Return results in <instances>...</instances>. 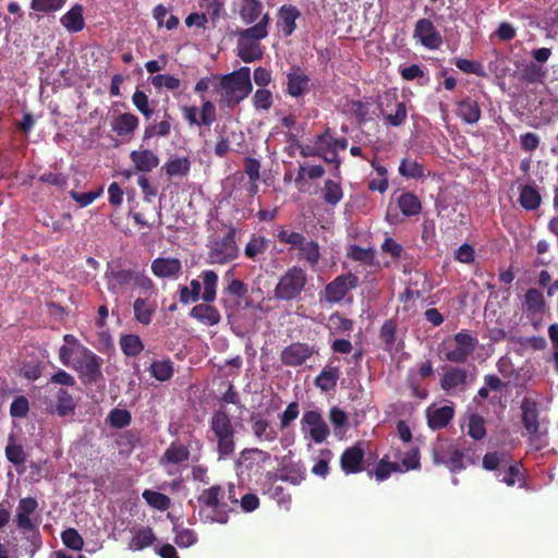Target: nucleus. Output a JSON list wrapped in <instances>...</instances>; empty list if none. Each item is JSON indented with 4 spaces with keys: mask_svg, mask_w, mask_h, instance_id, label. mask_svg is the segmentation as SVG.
Returning a JSON list of instances; mask_svg holds the SVG:
<instances>
[{
    "mask_svg": "<svg viewBox=\"0 0 558 558\" xmlns=\"http://www.w3.org/2000/svg\"><path fill=\"white\" fill-rule=\"evenodd\" d=\"M214 88L220 95V104L222 106L234 108L253 90L250 68L242 66L231 73L218 75V81L214 83Z\"/></svg>",
    "mask_w": 558,
    "mask_h": 558,
    "instance_id": "obj_1",
    "label": "nucleus"
},
{
    "mask_svg": "<svg viewBox=\"0 0 558 558\" xmlns=\"http://www.w3.org/2000/svg\"><path fill=\"white\" fill-rule=\"evenodd\" d=\"M38 508V502L33 497L21 498L16 508L15 524L23 534V545L26 555L32 558L41 547V535L37 520L32 515Z\"/></svg>",
    "mask_w": 558,
    "mask_h": 558,
    "instance_id": "obj_2",
    "label": "nucleus"
},
{
    "mask_svg": "<svg viewBox=\"0 0 558 558\" xmlns=\"http://www.w3.org/2000/svg\"><path fill=\"white\" fill-rule=\"evenodd\" d=\"M209 428L214 434V440L217 442L219 460L232 457L235 451L236 429L232 417L225 409L213 412Z\"/></svg>",
    "mask_w": 558,
    "mask_h": 558,
    "instance_id": "obj_3",
    "label": "nucleus"
},
{
    "mask_svg": "<svg viewBox=\"0 0 558 558\" xmlns=\"http://www.w3.org/2000/svg\"><path fill=\"white\" fill-rule=\"evenodd\" d=\"M225 489L220 485H213L205 488L197 496L199 515L205 522L226 524L229 520L228 504L223 502Z\"/></svg>",
    "mask_w": 558,
    "mask_h": 558,
    "instance_id": "obj_4",
    "label": "nucleus"
},
{
    "mask_svg": "<svg viewBox=\"0 0 558 558\" xmlns=\"http://www.w3.org/2000/svg\"><path fill=\"white\" fill-rule=\"evenodd\" d=\"M61 361L73 367L85 383L96 381L101 377V359L90 351H60Z\"/></svg>",
    "mask_w": 558,
    "mask_h": 558,
    "instance_id": "obj_5",
    "label": "nucleus"
},
{
    "mask_svg": "<svg viewBox=\"0 0 558 558\" xmlns=\"http://www.w3.org/2000/svg\"><path fill=\"white\" fill-rule=\"evenodd\" d=\"M306 283V271L299 266H292L279 278L274 289V298L286 302L296 300L305 290Z\"/></svg>",
    "mask_w": 558,
    "mask_h": 558,
    "instance_id": "obj_6",
    "label": "nucleus"
},
{
    "mask_svg": "<svg viewBox=\"0 0 558 558\" xmlns=\"http://www.w3.org/2000/svg\"><path fill=\"white\" fill-rule=\"evenodd\" d=\"M490 471L507 486L524 482L521 462L514 461L509 452H490Z\"/></svg>",
    "mask_w": 558,
    "mask_h": 558,
    "instance_id": "obj_7",
    "label": "nucleus"
},
{
    "mask_svg": "<svg viewBox=\"0 0 558 558\" xmlns=\"http://www.w3.org/2000/svg\"><path fill=\"white\" fill-rule=\"evenodd\" d=\"M235 236L236 228L231 226L222 238L215 240L208 251V263L225 265L238 258L240 250Z\"/></svg>",
    "mask_w": 558,
    "mask_h": 558,
    "instance_id": "obj_8",
    "label": "nucleus"
},
{
    "mask_svg": "<svg viewBox=\"0 0 558 558\" xmlns=\"http://www.w3.org/2000/svg\"><path fill=\"white\" fill-rule=\"evenodd\" d=\"M359 286V277L352 272L337 276L325 287V301L328 303L341 302L349 291Z\"/></svg>",
    "mask_w": 558,
    "mask_h": 558,
    "instance_id": "obj_9",
    "label": "nucleus"
},
{
    "mask_svg": "<svg viewBox=\"0 0 558 558\" xmlns=\"http://www.w3.org/2000/svg\"><path fill=\"white\" fill-rule=\"evenodd\" d=\"M413 38L429 50H437L442 45L441 34L437 31L433 21L426 17L417 20L413 32Z\"/></svg>",
    "mask_w": 558,
    "mask_h": 558,
    "instance_id": "obj_10",
    "label": "nucleus"
},
{
    "mask_svg": "<svg viewBox=\"0 0 558 558\" xmlns=\"http://www.w3.org/2000/svg\"><path fill=\"white\" fill-rule=\"evenodd\" d=\"M302 429H308L312 440L316 444L324 442L330 434L329 427L322 413L317 410L304 412L301 420Z\"/></svg>",
    "mask_w": 558,
    "mask_h": 558,
    "instance_id": "obj_11",
    "label": "nucleus"
},
{
    "mask_svg": "<svg viewBox=\"0 0 558 558\" xmlns=\"http://www.w3.org/2000/svg\"><path fill=\"white\" fill-rule=\"evenodd\" d=\"M134 270L123 268L120 263H111L105 274L107 288L112 293H119L134 280Z\"/></svg>",
    "mask_w": 558,
    "mask_h": 558,
    "instance_id": "obj_12",
    "label": "nucleus"
},
{
    "mask_svg": "<svg viewBox=\"0 0 558 558\" xmlns=\"http://www.w3.org/2000/svg\"><path fill=\"white\" fill-rule=\"evenodd\" d=\"M310 76L299 65H293L287 73V94L298 98L310 92Z\"/></svg>",
    "mask_w": 558,
    "mask_h": 558,
    "instance_id": "obj_13",
    "label": "nucleus"
},
{
    "mask_svg": "<svg viewBox=\"0 0 558 558\" xmlns=\"http://www.w3.org/2000/svg\"><path fill=\"white\" fill-rule=\"evenodd\" d=\"M251 430L253 436L259 442H274L278 438V432L271 425L270 421L260 413L250 415Z\"/></svg>",
    "mask_w": 558,
    "mask_h": 558,
    "instance_id": "obj_14",
    "label": "nucleus"
},
{
    "mask_svg": "<svg viewBox=\"0 0 558 558\" xmlns=\"http://www.w3.org/2000/svg\"><path fill=\"white\" fill-rule=\"evenodd\" d=\"M385 100L387 101V107L390 104H396L395 112H387V110L384 108V104H379V110L384 117L385 123L395 128L404 124L408 117L404 101H398V95L396 93H387L385 95Z\"/></svg>",
    "mask_w": 558,
    "mask_h": 558,
    "instance_id": "obj_15",
    "label": "nucleus"
},
{
    "mask_svg": "<svg viewBox=\"0 0 558 558\" xmlns=\"http://www.w3.org/2000/svg\"><path fill=\"white\" fill-rule=\"evenodd\" d=\"M365 452L360 444L347 448L340 457V466L345 474H356L364 470Z\"/></svg>",
    "mask_w": 558,
    "mask_h": 558,
    "instance_id": "obj_16",
    "label": "nucleus"
},
{
    "mask_svg": "<svg viewBox=\"0 0 558 558\" xmlns=\"http://www.w3.org/2000/svg\"><path fill=\"white\" fill-rule=\"evenodd\" d=\"M468 457L466 453L450 447L447 454L444 453L442 447L435 448L433 450V459L435 464H444L450 471L456 472L464 469V459Z\"/></svg>",
    "mask_w": 558,
    "mask_h": 558,
    "instance_id": "obj_17",
    "label": "nucleus"
},
{
    "mask_svg": "<svg viewBox=\"0 0 558 558\" xmlns=\"http://www.w3.org/2000/svg\"><path fill=\"white\" fill-rule=\"evenodd\" d=\"M151 271L158 278H174L182 272V263L175 257H157L151 262Z\"/></svg>",
    "mask_w": 558,
    "mask_h": 558,
    "instance_id": "obj_18",
    "label": "nucleus"
},
{
    "mask_svg": "<svg viewBox=\"0 0 558 558\" xmlns=\"http://www.w3.org/2000/svg\"><path fill=\"white\" fill-rule=\"evenodd\" d=\"M136 172H150L159 165V157L149 149L133 150L130 154Z\"/></svg>",
    "mask_w": 558,
    "mask_h": 558,
    "instance_id": "obj_19",
    "label": "nucleus"
},
{
    "mask_svg": "<svg viewBox=\"0 0 558 558\" xmlns=\"http://www.w3.org/2000/svg\"><path fill=\"white\" fill-rule=\"evenodd\" d=\"M278 26L286 37L291 36L296 28V20L301 16L300 10L291 4H284L278 12Z\"/></svg>",
    "mask_w": 558,
    "mask_h": 558,
    "instance_id": "obj_20",
    "label": "nucleus"
},
{
    "mask_svg": "<svg viewBox=\"0 0 558 558\" xmlns=\"http://www.w3.org/2000/svg\"><path fill=\"white\" fill-rule=\"evenodd\" d=\"M190 458V450L183 444L172 441L169 447L165 450L160 458V464L167 465H180L187 461Z\"/></svg>",
    "mask_w": 558,
    "mask_h": 558,
    "instance_id": "obj_21",
    "label": "nucleus"
},
{
    "mask_svg": "<svg viewBox=\"0 0 558 558\" xmlns=\"http://www.w3.org/2000/svg\"><path fill=\"white\" fill-rule=\"evenodd\" d=\"M238 57L245 63H251L263 58L264 51L260 43L238 37Z\"/></svg>",
    "mask_w": 558,
    "mask_h": 558,
    "instance_id": "obj_22",
    "label": "nucleus"
},
{
    "mask_svg": "<svg viewBox=\"0 0 558 558\" xmlns=\"http://www.w3.org/2000/svg\"><path fill=\"white\" fill-rule=\"evenodd\" d=\"M454 411L449 405L427 409V423L433 430L445 428L452 420Z\"/></svg>",
    "mask_w": 558,
    "mask_h": 558,
    "instance_id": "obj_23",
    "label": "nucleus"
},
{
    "mask_svg": "<svg viewBox=\"0 0 558 558\" xmlns=\"http://www.w3.org/2000/svg\"><path fill=\"white\" fill-rule=\"evenodd\" d=\"M190 315L206 326H215L221 319L219 311L215 306L210 305V303L205 302L195 305L191 310Z\"/></svg>",
    "mask_w": 558,
    "mask_h": 558,
    "instance_id": "obj_24",
    "label": "nucleus"
},
{
    "mask_svg": "<svg viewBox=\"0 0 558 558\" xmlns=\"http://www.w3.org/2000/svg\"><path fill=\"white\" fill-rule=\"evenodd\" d=\"M61 25L70 33H78L85 27L83 17V7L81 4L73 5L60 19Z\"/></svg>",
    "mask_w": 558,
    "mask_h": 558,
    "instance_id": "obj_25",
    "label": "nucleus"
},
{
    "mask_svg": "<svg viewBox=\"0 0 558 558\" xmlns=\"http://www.w3.org/2000/svg\"><path fill=\"white\" fill-rule=\"evenodd\" d=\"M522 409V423L526 432L534 436L538 433V412L536 403L524 399L521 405Z\"/></svg>",
    "mask_w": 558,
    "mask_h": 558,
    "instance_id": "obj_26",
    "label": "nucleus"
},
{
    "mask_svg": "<svg viewBox=\"0 0 558 558\" xmlns=\"http://www.w3.org/2000/svg\"><path fill=\"white\" fill-rule=\"evenodd\" d=\"M56 398L57 404L50 412L58 414L60 417L69 416L75 412L76 402L68 390L59 388Z\"/></svg>",
    "mask_w": 558,
    "mask_h": 558,
    "instance_id": "obj_27",
    "label": "nucleus"
},
{
    "mask_svg": "<svg viewBox=\"0 0 558 558\" xmlns=\"http://www.w3.org/2000/svg\"><path fill=\"white\" fill-rule=\"evenodd\" d=\"M140 120L138 118L130 112L121 113L119 114L113 123H112V130L117 133L119 136H128L138 128Z\"/></svg>",
    "mask_w": 558,
    "mask_h": 558,
    "instance_id": "obj_28",
    "label": "nucleus"
},
{
    "mask_svg": "<svg viewBox=\"0 0 558 558\" xmlns=\"http://www.w3.org/2000/svg\"><path fill=\"white\" fill-rule=\"evenodd\" d=\"M263 9L260 0H242L239 14L244 24L251 25L260 17Z\"/></svg>",
    "mask_w": 558,
    "mask_h": 558,
    "instance_id": "obj_29",
    "label": "nucleus"
},
{
    "mask_svg": "<svg viewBox=\"0 0 558 558\" xmlns=\"http://www.w3.org/2000/svg\"><path fill=\"white\" fill-rule=\"evenodd\" d=\"M542 203V196L538 190L532 185L520 186L519 204L525 210H535Z\"/></svg>",
    "mask_w": 558,
    "mask_h": 558,
    "instance_id": "obj_30",
    "label": "nucleus"
},
{
    "mask_svg": "<svg viewBox=\"0 0 558 558\" xmlns=\"http://www.w3.org/2000/svg\"><path fill=\"white\" fill-rule=\"evenodd\" d=\"M156 541V536L154 531L149 526L138 529L129 543V548L131 550L137 551L143 550Z\"/></svg>",
    "mask_w": 558,
    "mask_h": 558,
    "instance_id": "obj_31",
    "label": "nucleus"
},
{
    "mask_svg": "<svg viewBox=\"0 0 558 558\" xmlns=\"http://www.w3.org/2000/svg\"><path fill=\"white\" fill-rule=\"evenodd\" d=\"M203 280L204 291L202 293V300L205 303H211L216 300L218 275L216 271L207 269L204 270L201 276Z\"/></svg>",
    "mask_w": 558,
    "mask_h": 558,
    "instance_id": "obj_32",
    "label": "nucleus"
},
{
    "mask_svg": "<svg viewBox=\"0 0 558 558\" xmlns=\"http://www.w3.org/2000/svg\"><path fill=\"white\" fill-rule=\"evenodd\" d=\"M163 120L159 123H149L145 126L143 140H150L153 137H166L171 133L172 117L167 111L165 112Z\"/></svg>",
    "mask_w": 558,
    "mask_h": 558,
    "instance_id": "obj_33",
    "label": "nucleus"
},
{
    "mask_svg": "<svg viewBox=\"0 0 558 558\" xmlns=\"http://www.w3.org/2000/svg\"><path fill=\"white\" fill-rule=\"evenodd\" d=\"M398 207L407 217L416 216L422 210V204L418 197L410 192L402 193L398 198Z\"/></svg>",
    "mask_w": 558,
    "mask_h": 558,
    "instance_id": "obj_34",
    "label": "nucleus"
},
{
    "mask_svg": "<svg viewBox=\"0 0 558 558\" xmlns=\"http://www.w3.org/2000/svg\"><path fill=\"white\" fill-rule=\"evenodd\" d=\"M339 375L338 366L327 365L315 378V385L323 391H329L336 387Z\"/></svg>",
    "mask_w": 558,
    "mask_h": 558,
    "instance_id": "obj_35",
    "label": "nucleus"
},
{
    "mask_svg": "<svg viewBox=\"0 0 558 558\" xmlns=\"http://www.w3.org/2000/svg\"><path fill=\"white\" fill-rule=\"evenodd\" d=\"M268 246V239L264 235L253 234L245 245L244 255L252 260H256L259 255L267 251Z\"/></svg>",
    "mask_w": 558,
    "mask_h": 558,
    "instance_id": "obj_36",
    "label": "nucleus"
},
{
    "mask_svg": "<svg viewBox=\"0 0 558 558\" xmlns=\"http://www.w3.org/2000/svg\"><path fill=\"white\" fill-rule=\"evenodd\" d=\"M547 70L535 62L527 63L521 71V78L527 84H543Z\"/></svg>",
    "mask_w": 558,
    "mask_h": 558,
    "instance_id": "obj_37",
    "label": "nucleus"
},
{
    "mask_svg": "<svg viewBox=\"0 0 558 558\" xmlns=\"http://www.w3.org/2000/svg\"><path fill=\"white\" fill-rule=\"evenodd\" d=\"M191 169V162L187 157L170 159L162 166L166 174L170 178L173 177H185L189 174Z\"/></svg>",
    "mask_w": 558,
    "mask_h": 558,
    "instance_id": "obj_38",
    "label": "nucleus"
},
{
    "mask_svg": "<svg viewBox=\"0 0 558 558\" xmlns=\"http://www.w3.org/2000/svg\"><path fill=\"white\" fill-rule=\"evenodd\" d=\"M457 113L465 122L475 123L480 119L481 110L476 101L465 99L458 104Z\"/></svg>",
    "mask_w": 558,
    "mask_h": 558,
    "instance_id": "obj_39",
    "label": "nucleus"
},
{
    "mask_svg": "<svg viewBox=\"0 0 558 558\" xmlns=\"http://www.w3.org/2000/svg\"><path fill=\"white\" fill-rule=\"evenodd\" d=\"M343 197V190L339 182L326 180L323 187V199L327 205L337 206Z\"/></svg>",
    "mask_w": 558,
    "mask_h": 558,
    "instance_id": "obj_40",
    "label": "nucleus"
},
{
    "mask_svg": "<svg viewBox=\"0 0 558 558\" xmlns=\"http://www.w3.org/2000/svg\"><path fill=\"white\" fill-rule=\"evenodd\" d=\"M296 248L300 251V258L305 259L311 266L318 264L320 258L319 245L316 241H307L304 238L303 243Z\"/></svg>",
    "mask_w": 558,
    "mask_h": 558,
    "instance_id": "obj_41",
    "label": "nucleus"
},
{
    "mask_svg": "<svg viewBox=\"0 0 558 558\" xmlns=\"http://www.w3.org/2000/svg\"><path fill=\"white\" fill-rule=\"evenodd\" d=\"M142 497L151 508L159 511H166L171 506V499L167 495L159 492L145 489L142 493Z\"/></svg>",
    "mask_w": 558,
    "mask_h": 558,
    "instance_id": "obj_42",
    "label": "nucleus"
},
{
    "mask_svg": "<svg viewBox=\"0 0 558 558\" xmlns=\"http://www.w3.org/2000/svg\"><path fill=\"white\" fill-rule=\"evenodd\" d=\"M399 173L407 179L418 180L425 177V168L416 160L404 158L400 162Z\"/></svg>",
    "mask_w": 558,
    "mask_h": 558,
    "instance_id": "obj_43",
    "label": "nucleus"
},
{
    "mask_svg": "<svg viewBox=\"0 0 558 558\" xmlns=\"http://www.w3.org/2000/svg\"><path fill=\"white\" fill-rule=\"evenodd\" d=\"M134 317L142 325H149L153 315L154 308L148 304V302L144 299H136L133 303Z\"/></svg>",
    "mask_w": 558,
    "mask_h": 558,
    "instance_id": "obj_44",
    "label": "nucleus"
},
{
    "mask_svg": "<svg viewBox=\"0 0 558 558\" xmlns=\"http://www.w3.org/2000/svg\"><path fill=\"white\" fill-rule=\"evenodd\" d=\"M525 306L527 312L532 313H542L545 308V299L543 293L535 289L531 288L525 293Z\"/></svg>",
    "mask_w": 558,
    "mask_h": 558,
    "instance_id": "obj_45",
    "label": "nucleus"
},
{
    "mask_svg": "<svg viewBox=\"0 0 558 558\" xmlns=\"http://www.w3.org/2000/svg\"><path fill=\"white\" fill-rule=\"evenodd\" d=\"M66 0H31V9L37 13L51 14L60 11Z\"/></svg>",
    "mask_w": 558,
    "mask_h": 558,
    "instance_id": "obj_46",
    "label": "nucleus"
},
{
    "mask_svg": "<svg viewBox=\"0 0 558 558\" xmlns=\"http://www.w3.org/2000/svg\"><path fill=\"white\" fill-rule=\"evenodd\" d=\"M401 466L397 462H388L386 459H381L374 471H369V476H375L378 482L387 480L391 473L393 472H400Z\"/></svg>",
    "mask_w": 558,
    "mask_h": 558,
    "instance_id": "obj_47",
    "label": "nucleus"
},
{
    "mask_svg": "<svg viewBox=\"0 0 558 558\" xmlns=\"http://www.w3.org/2000/svg\"><path fill=\"white\" fill-rule=\"evenodd\" d=\"M5 457L14 465L23 464L26 460L23 446L15 444L13 435H10L8 445L5 447Z\"/></svg>",
    "mask_w": 558,
    "mask_h": 558,
    "instance_id": "obj_48",
    "label": "nucleus"
},
{
    "mask_svg": "<svg viewBox=\"0 0 558 558\" xmlns=\"http://www.w3.org/2000/svg\"><path fill=\"white\" fill-rule=\"evenodd\" d=\"M354 322L344 317L340 313H333L329 316V328L333 333H345L353 330Z\"/></svg>",
    "mask_w": 558,
    "mask_h": 558,
    "instance_id": "obj_49",
    "label": "nucleus"
},
{
    "mask_svg": "<svg viewBox=\"0 0 558 558\" xmlns=\"http://www.w3.org/2000/svg\"><path fill=\"white\" fill-rule=\"evenodd\" d=\"M151 375L159 381H166L173 375V364L170 360L155 361L150 365Z\"/></svg>",
    "mask_w": 558,
    "mask_h": 558,
    "instance_id": "obj_50",
    "label": "nucleus"
},
{
    "mask_svg": "<svg viewBox=\"0 0 558 558\" xmlns=\"http://www.w3.org/2000/svg\"><path fill=\"white\" fill-rule=\"evenodd\" d=\"M347 255L350 259L361 262L365 265H372L375 259V253L371 247L364 248L356 244L349 247Z\"/></svg>",
    "mask_w": 558,
    "mask_h": 558,
    "instance_id": "obj_51",
    "label": "nucleus"
},
{
    "mask_svg": "<svg viewBox=\"0 0 558 558\" xmlns=\"http://www.w3.org/2000/svg\"><path fill=\"white\" fill-rule=\"evenodd\" d=\"M465 372L460 368H451L447 371L441 379V387L445 390L453 389L465 381Z\"/></svg>",
    "mask_w": 558,
    "mask_h": 558,
    "instance_id": "obj_52",
    "label": "nucleus"
},
{
    "mask_svg": "<svg viewBox=\"0 0 558 558\" xmlns=\"http://www.w3.org/2000/svg\"><path fill=\"white\" fill-rule=\"evenodd\" d=\"M174 543L180 548H189L195 545L198 541L197 533L192 529H179L174 527Z\"/></svg>",
    "mask_w": 558,
    "mask_h": 558,
    "instance_id": "obj_53",
    "label": "nucleus"
},
{
    "mask_svg": "<svg viewBox=\"0 0 558 558\" xmlns=\"http://www.w3.org/2000/svg\"><path fill=\"white\" fill-rule=\"evenodd\" d=\"M468 435L474 440H481L486 435L485 420L478 414H471L468 424Z\"/></svg>",
    "mask_w": 558,
    "mask_h": 558,
    "instance_id": "obj_54",
    "label": "nucleus"
},
{
    "mask_svg": "<svg viewBox=\"0 0 558 558\" xmlns=\"http://www.w3.org/2000/svg\"><path fill=\"white\" fill-rule=\"evenodd\" d=\"M202 286L197 279H193L190 282V287H182L180 289V302L183 304H189L198 301L201 295Z\"/></svg>",
    "mask_w": 558,
    "mask_h": 558,
    "instance_id": "obj_55",
    "label": "nucleus"
},
{
    "mask_svg": "<svg viewBox=\"0 0 558 558\" xmlns=\"http://www.w3.org/2000/svg\"><path fill=\"white\" fill-rule=\"evenodd\" d=\"M314 351H281V361L288 366H300Z\"/></svg>",
    "mask_w": 558,
    "mask_h": 558,
    "instance_id": "obj_56",
    "label": "nucleus"
},
{
    "mask_svg": "<svg viewBox=\"0 0 558 558\" xmlns=\"http://www.w3.org/2000/svg\"><path fill=\"white\" fill-rule=\"evenodd\" d=\"M132 101L136 109L147 119L149 120L154 114V109L149 106V99L147 95L136 89L132 96Z\"/></svg>",
    "mask_w": 558,
    "mask_h": 558,
    "instance_id": "obj_57",
    "label": "nucleus"
},
{
    "mask_svg": "<svg viewBox=\"0 0 558 558\" xmlns=\"http://www.w3.org/2000/svg\"><path fill=\"white\" fill-rule=\"evenodd\" d=\"M61 539L68 548L73 550H81L84 545L82 536L73 527L64 530L61 534Z\"/></svg>",
    "mask_w": 558,
    "mask_h": 558,
    "instance_id": "obj_58",
    "label": "nucleus"
},
{
    "mask_svg": "<svg viewBox=\"0 0 558 558\" xmlns=\"http://www.w3.org/2000/svg\"><path fill=\"white\" fill-rule=\"evenodd\" d=\"M110 425L117 428H123L131 424L132 416L128 410L113 409L109 413Z\"/></svg>",
    "mask_w": 558,
    "mask_h": 558,
    "instance_id": "obj_59",
    "label": "nucleus"
},
{
    "mask_svg": "<svg viewBox=\"0 0 558 558\" xmlns=\"http://www.w3.org/2000/svg\"><path fill=\"white\" fill-rule=\"evenodd\" d=\"M151 84L156 88H167L168 90L178 89L181 85L180 78L170 74H157L151 77Z\"/></svg>",
    "mask_w": 558,
    "mask_h": 558,
    "instance_id": "obj_60",
    "label": "nucleus"
},
{
    "mask_svg": "<svg viewBox=\"0 0 558 558\" xmlns=\"http://www.w3.org/2000/svg\"><path fill=\"white\" fill-rule=\"evenodd\" d=\"M274 98L269 89L258 88L253 96V105L257 110H268Z\"/></svg>",
    "mask_w": 558,
    "mask_h": 558,
    "instance_id": "obj_61",
    "label": "nucleus"
},
{
    "mask_svg": "<svg viewBox=\"0 0 558 558\" xmlns=\"http://www.w3.org/2000/svg\"><path fill=\"white\" fill-rule=\"evenodd\" d=\"M304 235L300 232L288 231L284 228H280L277 233V239L282 244H289L292 248H296L303 243Z\"/></svg>",
    "mask_w": 558,
    "mask_h": 558,
    "instance_id": "obj_62",
    "label": "nucleus"
},
{
    "mask_svg": "<svg viewBox=\"0 0 558 558\" xmlns=\"http://www.w3.org/2000/svg\"><path fill=\"white\" fill-rule=\"evenodd\" d=\"M104 193V189L99 187L96 191H89L86 193H80L74 190L70 192V196L73 201H75L80 207H86L90 205L95 199H97Z\"/></svg>",
    "mask_w": 558,
    "mask_h": 558,
    "instance_id": "obj_63",
    "label": "nucleus"
},
{
    "mask_svg": "<svg viewBox=\"0 0 558 558\" xmlns=\"http://www.w3.org/2000/svg\"><path fill=\"white\" fill-rule=\"evenodd\" d=\"M216 119L217 113L215 105L208 99H203L199 123L205 126H210L216 121Z\"/></svg>",
    "mask_w": 558,
    "mask_h": 558,
    "instance_id": "obj_64",
    "label": "nucleus"
}]
</instances>
